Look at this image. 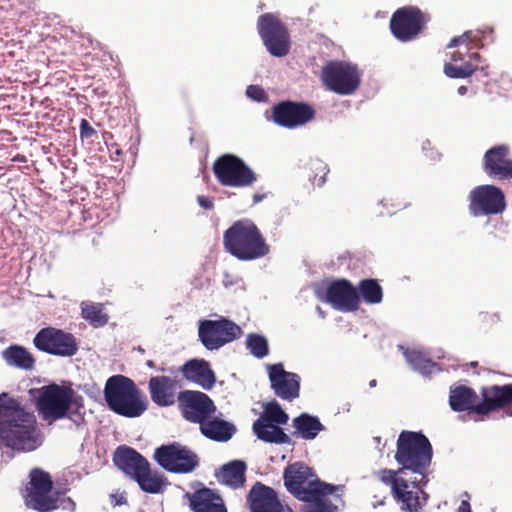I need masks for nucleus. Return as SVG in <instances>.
<instances>
[{
  "label": "nucleus",
  "instance_id": "nucleus-1",
  "mask_svg": "<svg viewBox=\"0 0 512 512\" xmlns=\"http://www.w3.org/2000/svg\"><path fill=\"white\" fill-rule=\"evenodd\" d=\"M433 449L421 432L402 431L397 440L395 460L402 467L398 470L382 469L377 473L381 482L391 487L394 499L401 509L419 512L426 504L427 494L418 484L425 479Z\"/></svg>",
  "mask_w": 512,
  "mask_h": 512
},
{
  "label": "nucleus",
  "instance_id": "nucleus-2",
  "mask_svg": "<svg viewBox=\"0 0 512 512\" xmlns=\"http://www.w3.org/2000/svg\"><path fill=\"white\" fill-rule=\"evenodd\" d=\"M0 442L16 452H31L42 444L35 414L6 392L0 394Z\"/></svg>",
  "mask_w": 512,
  "mask_h": 512
},
{
  "label": "nucleus",
  "instance_id": "nucleus-3",
  "mask_svg": "<svg viewBox=\"0 0 512 512\" xmlns=\"http://www.w3.org/2000/svg\"><path fill=\"white\" fill-rule=\"evenodd\" d=\"M284 486L295 498L311 505V512H336L329 496L337 486L321 481L312 468L302 462L289 464L283 472Z\"/></svg>",
  "mask_w": 512,
  "mask_h": 512
},
{
  "label": "nucleus",
  "instance_id": "nucleus-4",
  "mask_svg": "<svg viewBox=\"0 0 512 512\" xmlns=\"http://www.w3.org/2000/svg\"><path fill=\"white\" fill-rule=\"evenodd\" d=\"M480 393L481 402L474 389L465 385L451 387L449 405L455 412L467 411L481 416L512 407V384L482 387ZM510 414L512 415V411Z\"/></svg>",
  "mask_w": 512,
  "mask_h": 512
},
{
  "label": "nucleus",
  "instance_id": "nucleus-5",
  "mask_svg": "<svg viewBox=\"0 0 512 512\" xmlns=\"http://www.w3.org/2000/svg\"><path fill=\"white\" fill-rule=\"evenodd\" d=\"M34 404L39 418L47 425L81 414L84 398L70 385L51 383L36 390Z\"/></svg>",
  "mask_w": 512,
  "mask_h": 512
},
{
  "label": "nucleus",
  "instance_id": "nucleus-6",
  "mask_svg": "<svg viewBox=\"0 0 512 512\" xmlns=\"http://www.w3.org/2000/svg\"><path fill=\"white\" fill-rule=\"evenodd\" d=\"M22 496L26 507L38 512H51L59 508L70 512L76 510L75 501L65 497V491L53 490L50 474L40 468L30 471Z\"/></svg>",
  "mask_w": 512,
  "mask_h": 512
},
{
  "label": "nucleus",
  "instance_id": "nucleus-7",
  "mask_svg": "<svg viewBox=\"0 0 512 512\" xmlns=\"http://www.w3.org/2000/svg\"><path fill=\"white\" fill-rule=\"evenodd\" d=\"M225 250L241 261H252L265 257L270 247L260 229L250 219L235 221L223 233Z\"/></svg>",
  "mask_w": 512,
  "mask_h": 512
},
{
  "label": "nucleus",
  "instance_id": "nucleus-8",
  "mask_svg": "<svg viewBox=\"0 0 512 512\" xmlns=\"http://www.w3.org/2000/svg\"><path fill=\"white\" fill-rule=\"evenodd\" d=\"M104 398L110 410L127 418L140 417L148 408V400L134 381L124 375L108 378Z\"/></svg>",
  "mask_w": 512,
  "mask_h": 512
},
{
  "label": "nucleus",
  "instance_id": "nucleus-9",
  "mask_svg": "<svg viewBox=\"0 0 512 512\" xmlns=\"http://www.w3.org/2000/svg\"><path fill=\"white\" fill-rule=\"evenodd\" d=\"M217 181L225 187H251L257 181V174L238 156L223 154L213 163Z\"/></svg>",
  "mask_w": 512,
  "mask_h": 512
},
{
  "label": "nucleus",
  "instance_id": "nucleus-10",
  "mask_svg": "<svg viewBox=\"0 0 512 512\" xmlns=\"http://www.w3.org/2000/svg\"><path fill=\"white\" fill-rule=\"evenodd\" d=\"M323 85L338 95H351L360 86L361 73L357 66L345 61H329L321 70Z\"/></svg>",
  "mask_w": 512,
  "mask_h": 512
},
{
  "label": "nucleus",
  "instance_id": "nucleus-11",
  "mask_svg": "<svg viewBox=\"0 0 512 512\" xmlns=\"http://www.w3.org/2000/svg\"><path fill=\"white\" fill-rule=\"evenodd\" d=\"M257 28L266 49L272 56L284 57L289 53L290 35L278 17L272 13L262 14L258 18Z\"/></svg>",
  "mask_w": 512,
  "mask_h": 512
},
{
  "label": "nucleus",
  "instance_id": "nucleus-12",
  "mask_svg": "<svg viewBox=\"0 0 512 512\" xmlns=\"http://www.w3.org/2000/svg\"><path fill=\"white\" fill-rule=\"evenodd\" d=\"M242 333L240 326L225 317L218 320H202L198 328L199 340L210 351L218 350L240 338Z\"/></svg>",
  "mask_w": 512,
  "mask_h": 512
},
{
  "label": "nucleus",
  "instance_id": "nucleus-13",
  "mask_svg": "<svg viewBox=\"0 0 512 512\" xmlns=\"http://www.w3.org/2000/svg\"><path fill=\"white\" fill-rule=\"evenodd\" d=\"M430 16L417 6H404L397 9L390 19V30L401 42L414 40L425 28Z\"/></svg>",
  "mask_w": 512,
  "mask_h": 512
},
{
  "label": "nucleus",
  "instance_id": "nucleus-14",
  "mask_svg": "<svg viewBox=\"0 0 512 512\" xmlns=\"http://www.w3.org/2000/svg\"><path fill=\"white\" fill-rule=\"evenodd\" d=\"M154 459L166 471L178 474L190 473L199 464L197 455L179 443L158 447Z\"/></svg>",
  "mask_w": 512,
  "mask_h": 512
},
{
  "label": "nucleus",
  "instance_id": "nucleus-15",
  "mask_svg": "<svg viewBox=\"0 0 512 512\" xmlns=\"http://www.w3.org/2000/svg\"><path fill=\"white\" fill-rule=\"evenodd\" d=\"M33 343L38 350L61 357L74 356L78 351L75 336L54 327L42 328L34 337Z\"/></svg>",
  "mask_w": 512,
  "mask_h": 512
},
{
  "label": "nucleus",
  "instance_id": "nucleus-16",
  "mask_svg": "<svg viewBox=\"0 0 512 512\" xmlns=\"http://www.w3.org/2000/svg\"><path fill=\"white\" fill-rule=\"evenodd\" d=\"M178 408L182 417L201 425L216 412V406L212 399L201 391L184 390L177 396Z\"/></svg>",
  "mask_w": 512,
  "mask_h": 512
},
{
  "label": "nucleus",
  "instance_id": "nucleus-17",
  "mask_svg": "<svg viewBox=\"0 0 512 512\" xmlns=\"http://www.w3.org/2000/svg\"><path fill=\"white\" fill-rule=\"evenodd\" d=\"M317 296L329 303L334 309L343 312L358 310L360 298L358 291L347 279H335L324 290L318 289Z\"/></svg>",
  "mask_w": 512,
  "mask_h": 512
},
{
  "label": "nucleus",
  "instance_id": "nucleus-18",
  "mask_svg": "<svg viewBox=\"0 0 512 512\" xmlns=\"http://www.w3.org/2000/svg\"><path fill=\"white\" fill-rule=\"evenodd\" d=\"M315 109L306 102L282 101L272 107V119L281 127L294 129L311 122Z\"/></svg>",
  "mask_w": 512,
  "mask_h": 512
},
{
  "label": "nucleus",
  "instance_id": "nucleus-19",
  "mask_svg": "<svg viewBox=\"0 0 512 512\" xmlns=\"http://www.w3.org/2000/svg\"><path fill=\"white\" fill-rule=\"evenodd\" d=\"M470 213L475 216L502 213L506 207L502 190L493 185H481L474 188L469 195Z\"/></svg>",
  "mask_w": 512,
  "mask_h": 512
},
{
  "label": "nucleus",
  "instance_id": "nucleus-20",
  "mask_svg": "<svg viewBox=\"0 0 512 512\" xmlns=\"http://www.w3.org/2000/svg\"><path fill=\"white\" fill-rule=\"evenodd\" d=\"M247 504L250 512H294L284 504L278 493L270 486L257 481L247 495Z\"/></svg>",
  "mask_w": 512,
  "mask_h": 512
},
{
  "label": "nucleus",
  "instance_id": "nucleus-21",
  "mask_svg": "<svg viewBox=\"0 0 512 512\" xmlns=\"http://www.w3.org/2000/svg\"><path fill=\"white\" fill-rule=\"evenodd\" d=\"M271 388L276 396L283 400L293 401L299 397L300 377L284 370L282 363L268 366Z\"/></svg>",
  "mask_w": 512,
  "mask_h": 512
},
{
  "label": "nucleus",
  "instance_id": "nucleus-22",
  "mask_svg": "<svg viewBox=\"0 0 512 512\" xmlns=\"http://www.w3.org/2000/svg\"><path fill=\"white\" fill-rule=\"evenodd\" d=\"M508 156L509 148L505 145L494 146L487 150L483 158L485 172L499 179H511L512 160Z\"/></svg>",
  "mask_w": 512,
  "mask_h": 512
},
{
  "label": "nucleus",
  "instance_id": "nucleus-23",
  "mask_svg": "<svg viewBox=\"0 0 512 512\" xmlns=\"http://www.w3.org/2000/svg\"><path fill=\"white\" fill-rule=\"evenodd\" d=\"M179 381L168 376H153L148 382L151 400L159 407H168L177 401Z\"/></svg>",
  "mask_w": 512,
  "mask_h": 512
},
{
  "label": "nucleus",
  "instance_id": "nucleus-24",
  "mask_svg": "<svg viewBox=\"0 0 512 512\" xmlns=\"http://www.w3.org/2000/svg\"><path fill=\"white\" fill-rule=\"evenodd\" d=\"M114 464L133 480L150 465L148 460L129 446H119L114 452Z\"/></svg>",
  "mask_w": 512,
  "mask_h": 512
},
{
  "label": "nucleus",
  "instance_id": "nucleus-25",
  "mask_svg": "<svg viewBox=\"0 0 512 512\" xmlns=\"http://www.w3.org/2000/svg\"><path fill=\"white\" fill-rule=\"evenodd\" d=\"M184 378L198 384L205 390H211L216 382V376L208 361L191 359L180 368Z\"/></svg>",
  "mask_w": 512,
  "mask_h": 512
},
{
  "label": "nucleus",
  "instance_id": "nucleus-26",
  "mask_svg": "<svg viewBox=\"0 0 512 512\" xmlns=\"http://www.w3.org/2000/svg\"><path fill=\"white\" fill-rule=\"evenodd\" d=\"M188 496L194 512H227L222 497L210 488L203 487Z\"/></svg>",
  "mask_w": 512,
  "mask_h": 512
},
{
  "label": "nucleus",
  "instance_id": "nucleus-27",
  "mask_svg": "<svg viewBox=\"0 0 512 512\" xmlns=\"http://www.w3.org/2000/svg\"><path fill=\"white\" fill-rule=\"evenodd\" d=\"M281 424L254 421L252 431L256 437L266 443L291 444V438L280 427Z\"/></svg>",
  "mask_w": 512,
  "mask_h": 512
},
{
  "label": "nucleus",
  "instance_id": "nucleus-28",
  "mask_svg": "<svg viewBox=\"0 0 512 512\" xmlns=\"http://www.w3.org/2000/svg\"><path fill=\"white\" fill-rule=\"evenodd\" d=\"M200 431L209 439L225 442L232 438L235 427L225 420L209 418L200 425Z\"/></svg>",
  "mask_w": 512,
  "mask_h": 512
},
{
  "label": "nucleus",
  "instance_id": "nucleus-29",
  "mask_svg": "<svg viewBox=\"0 0 512 512\" xmlns=\"http://www.w3.org/2000/svg\"><path fill=\"white\" fill-rule=\"evenodd\" d=\"M293 427L295 428L293 435L300 436L305 440L315 439L319 432L324 429V426L317 417L307 413H302L294 418Z\"/></svg>",
  "mask_w": 512,
  "mask_h": 512
},
{
  "label": "nucleus",
  "instance_id": "nucleus-30",
  "mask_svg": "<svg viewBox=\"0 0 512 512\" xmlns=\"http://www.w3.org/2000/svg\"><path fill=\"white\" fill-rule=\"evenodd\" d=\"M2 355L9 365L20 369L31 370L35 364V359L32 354L19 345L9 346L2 352Z\"/></svg>",
  "mask_w": 512,
  "mask_h": 512
},
{
  "label": "nucleus",
  "instance_id": "nucleus-31",
  "mask_svg": "<svg viewBox=\"0 0 512 512\" xmlns=\"http://www.w3.org/2000/svg\"><path fill=\"white\" fill-rule=\"evenodd\" d=\"M246 465L242 461H233L223 466L221 478L223 483L232 488H240L245 483Z\"/></svg>",
  "mask_w": 512,
  "mask_h": 512
},
{
  "label": "nucleus",
  "instance_id": "nucleus-32",
  "mask_svg": "<svg viewBox=\"0 0 512 512\" xmlns=\"http://www.w3.org/2000/svg\"><path fill=\"white\" fill-rule=\"evenodd\" d=\"M141 490L151 494L160 493L165 485L164 479L157 473H152L150 465L134 479Z\"/></svg>",
  "mask_w": 512,
  "mask_h": 512
},
{
  "label": "nucleus",
  "instance_id": "nucleus-33",
  "mask_svg": "<svg viewBox=\"0 0 512 512\" xmlns=\"http://www.w3.org/2000/svg\"><path fill=\"white\" fill-rule=\"evenodd\" d=\"M359 297L367 304H378L383 299V290L376 279H363L358 285Z\"/></svg>",
  "mask_w": 512,
  "mask_h": 512
},
{
  "label": "nucleus",
  "instance_id": "nucleus-34",
  "mask_svg": "<svg viewBox=\"0 0 512 512\" xmlns=\"http://www.w3.org/2000/svg\"><path fill=\"white\" fill-rule=\"evenodd\" d=\"M405 357L408 363L423 375H431L437 369V364L421 351L407 350Z\"/></svg>",
  "mask_w": 512,
  "mask_h": 512
},
{
  "label": "nucleus",
  "instance_id": "nucleus-35",
  "mask_svg": "<svg viewBox=\"0 0 512 512\" xmlns=\"http://www.w3.org/2000/svg\"><path fill=\"white\" fill-rule=\"evenodd\" d=\"M288 420V414L276 400H273L264 405L263 412L255 421L285 425Z\"/></svg>",
  "mask_w": 512,
  "mask_h": 512
},
{
  "label": "nucleus",
  "instance_id": "nucleus-36",
  "mask_svg": "<svg viewBox=\"0 0 512 512\" xmlns=\"http://www.w3.org/2000/svg\"><path fill=\"white\" fill-rule=\"evenodd\" d=\"M82 316L94 327L104 326L109 320L100 303H82Z\"/></svg>",
  "mask_w": 512,
  "mask_h": 512
},
{
  "label": "nucleus",
  "instance_id": "nucleus-37",
  "mask_svg": "<svg viewBox=\"0 0 512 512\" xmlns=\"http://www.w3.org/2000/svg\"><path fill=\"white\" fill-rule=\"evenodd\" d=\"M478 69L479 66L477 64L472 63L471 61H465L461 66H455L450 63H446L444 65L445 75L448 76L449 78L454 79L468 78L471 75H473Z\"/></svg>",
  "mask_w": 512,
  "mask_h": 512
},
{
  "label": "nucleus",
  "instance_id": "nucleus-38",
  "mask_svg": "<svg viewBox=\"0 0 512 512\" xmlns=\"http://www.w3.org/2000/svg\"><path fill=\"white\" fill-rule=\"evenodd\" d=\"M247 348L256 358H263L268 355L269 347L266 338L259 334H249L246 340Z\"/></svg>",
  "mask_w": 512,
  "mask_h": 512
},
{
  "label": "nucleus",
  "instance_id": "nucleus-39",
  "mask_svg": "<svg viewBox=\"0 0 512 512\" xmlns=\"http://www.w3.org/2000/svg\"><path fill=\"white\" fill-rule=\"evenodd\" d=\"M309 179L314 186L321 187L326 182V175L329 169L325 163L320 160H316L310 163Z\"/></svg>",
  "mask_w": 512,
  "mask_h": 512
},
{
  "label": "nucleus",
  "instance_id": "nucleus-40",
  "mask_svg": "<svg viewBox=\"0 0 512 512\" xmlns=\"http://www.w3.org/2000/svg\"><path fill=\"white\" fill-rule=\"evenodd\" d=\"M246 94L248 97L258 102L264 101L267 97L264 89L258 85H249Z\"/></svg>",
  "mask_w": 512,
  "mask_h": 512
},
{
  "label": "nucleus",
  "instance_id": "nucleus-41",
  "mask_svg": "<svg viewBox=\"0 0 512 512\" xmlns=\"http://www.w3.org/2000/svg\"><path fill=\"white\" fill-rule=\"evenodd\" d=\"M96 133L95 129L90 125L86 119L80 122V135L82 138H90Z\"/></svg>",
  "mask_w": 512,
  "mask_h": 512
},
{
  "label": "nucleus",
  "instance_id": "nucleus-42",
  "mask_svg": "<svg viewBox=\"0 0 512 512\" xmlns=\"http://www.w3.org/2000/svg\"><path fill=\"white\" fill-rule=\"evenodd\" d=\"M110 503L113 507L121 506L127 503V498L124 493H112L110 494Z\"/></svg>",
  "mask_w": 512,
  "mask_h": 512
},
{
  "label": "nucleus",
  "instance_id": "nucleus-43",
  "mask_svg": "<svg viewBox=\"0 0 512 512\" xmlns=\"http://www.w3.org/2000/svg\"><path fill=\"white\" fill-rule=\"evenodd\" d=\"M197 202L206 210H212L214 208V199L212 197L200 195L197 197Z\"/></svg>",
  "mask_w": 512,
  "mask_h": 512
},
{
  "label": "nucleus",
  "instance_id": "nucleus-44",
  "mask_svg": "<svg viewBox=\"0 0 512 512\" xmlns=\"http://www.w3.org/2000/svg\"><path fill=\"white\" fill-rule=\"evenodd\" d=\"M471 32H465L464 34L454 37L448 44V48L456 47L460 44L466 43L470 39Z\"/></svg>",
  "mask_w": 512,
  "mask_h": 512
},
{
  "label": "nucleus",
  "instance_id": "nucleus-45",
  "mask_svg": "<svg viewBox=\"0 0 512 512\" xmlns=\"http://www.w3.org/2000/svg\"><path fill=\"white\" fill-rule=\"evenodd\" d=\"M269 194L270 192L265 191L263 188L259 189L253 194V204H258L262 202L268 197Z\"/></svg>",
  "mask_w": 512,
  "mask_h": 512
},
{
  "label": "nucleus",
  "instance_id": "nucleus-46",
  "mask_svg": "<svg viewBox=\"0 0 512 512\" xmlns=\"http://www.w3.org/2000/svg\"><path fill=\"white\" fill-rule=\"evenodd\" d=\"M466 57H467V51L462 52L461 50H457L452 54L451 60L453 62L464 61L466 59Z\"/></svg>",
  "mask_w": 512,
  "mask_h": 512
},
{
  "label": "nucleus",
  "instance_id": "nucleus-47",
  "mask_svg": "<svg viewBox=\"0 0 512 512\" xmlns=\"http://www.w3.org/2000/svg\"><path fill=\"white\" fill-rule=\"evenodd\" d=\"M467 57V61H471L472 63L477 64L479 66L481 55L478 52H469V49H467Z\"/></svg>",
  "mask_w": 512,
  "mask_h": 512
},
{
  "label": "nucleus",
  "instance_id": "nucleus-48",
  "mask_svg": "<svg viewBox=\"0 0 512 512\" xmlns=\"http://www.w3.org/2000/svg\"><path fill=\"white\" fill-rule=\"evenodd\" d=\"M458 512H472L469 502L463 500L458 508Z\"/></svg>",
  "mask_w": 512,
  "mask_h": 512
},
{
  "label": "nucleus",
  "instance_id": "nucleus-49",
  "mask_svg": "<svg viewBox=\"0 0 512 512\" xmlns=\"http://www.w3.org/2000/svg\"><path fill=\"white\" fill-rule=\"evenodd\" d=\"M467 91H468L467 86L462 85V86H460V87L458 88V93H459L460 95H462V96H463V95H465V94L467 93Z\"/></svg>",
  "mask_w": 512,
  "mask_h": 512
},
{
  "label": "nucleus",
  "instance_id": "nucleus-50",
  "mask_svg": "<svg viewBox=\"0 0 512 512\" xmlns=\"http://www.w3.org/2000/svg\"><path fill=\"white\" fill-rule=\"evenodd\" d=\"M147 366L150 368H154V362L152 360L147 361Z\"/></svg>",
  "mask_w": 512,
  "mask_h": 512
},
{
  "label": "nucleus",
  "instance_id": "nucleus-51",
  "mask_svg": "<svg viewBox=\"0 0 512 512\" xmlns=\"http://www.w3.org/2000/svg\"><path fill=\"white\" fill-rule=\"evenodd\" d=\"M478 365L477 362H471V366L476 367Z\"/></svg>",
  "mask_w": 512,
  "mask_h": 512
},
{
  "label": "nucleus",
  "instance_id": "nucleus-52",
  "mask_svg": "<svg viewBox=\"0 0 512 512\" xmlns=\"http://www.w3.org/2000/svg\"><path fill=\"white\" fill-rule=\"evenodd\" d=\"M375 384H376V381H375V380H372V381L370 382V386H374Z\"/></svg>",
  "mask_w": 512,
  "mask_h": 512
}]
</instances>
